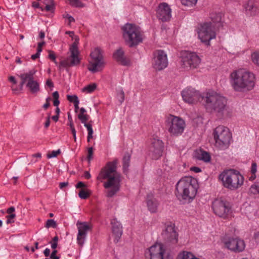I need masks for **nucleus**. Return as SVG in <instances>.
Here are the masks:
<instances>
[{"instance_id": "nucleus-14", "label": "nucleus", "mask_w": 259, "mask_h": 259, "mask_svg": "<svg viewBox=\"0 0 259 259\" xmlns=\"http://www.w3.org/2000/svg\"><path fill=\"white\" fill-rule=\"evenodd\" d=\"M167 54L162 50H157L154 53L152 66L156 70H161L168 65Z\"/></svg>"}, {"instance_id": "nucleus-35", "label": "nucleus", "mask_w": 259, "mask_h": 259, "mask_svg": "<svg viewBox=\"0 0 259 259\" xmlns=\"http://www.w3.org/2000/svg\"><path fill=\"white\" fill-rule=\"evenodd\" d=\"M70 5L75 7L82 8L83 7V4L80 0H68Z\"/></svg>"}, {"instance_id": "nucleus-22", "label": "nucleus", "mask_w": 259, "mask_h": 259, "mask_svg": "<svg viewBox=\"0 0 259 259\" xmlns=\"http://www.w3.org/2000/svg\"><path fill=\"white\" fill-rule=\"evenodd\" d=\"M246 13L250 16L259 14V5L254 0H248L244 5Z\"/></svg>"}, {"instance_id": "nucleus-13", "label": "nucleus", "mask_w": 259, "mask_h": 259, "mask_svg": "<svg viewBox=\"0 0 259 259\" xmlns=\"http://www.w3.org/2000/svg\"><path fill=\"white\" fill-rule=\"evenodd\" d=\"M161 235L164 242L166 244H176L178 242V233L173 223H169L166 225Z\"/></svg>"}, {"instance_id": "nucleus-61", "label": "nucleus", "mask_w": 259, "mask_h": 259, "mask_svg": "<svg viewBox=\"0 0 259 259\" xmlns=\"http://www.w3.org/2000/svg\"><path fill=\"white\" fill-rule=\"evenodd\" d=\"M84 176L87 179H89L91 178V175L90 172L88 171H85L84 172Z\"/></svg>"}, {"instance_id": "nucleus-43", "label": "nucleus", "mask_w": 259, "mask_h": 259, "mask_svg": "<svg viewBox=\"0 0 259 259\" xmlns=\"http://www.w3.org/2000/svg\"><path fill=\"white\" fill-rule=\"evenodd\" d=\"M117 99L120 103L124 100V93L122 90L119 91L117 94Z\"/></svg>"}, {"instance_id": "nucleus-1", "label": "nucleus", "mask_w": 259, "mask_h": 259, "mask_svg": "<svg viewBox=\"0 0 259 259\" xmlns=\"http://www.w3.org/2000/svg\"><path fill=\"white\" fill-rule=\"evenodd\" d=\"M117 159L108 162L101 169L97 177V179L101 182L105 180L103 186L106 189V196L109 198L113 197L120 189L121 176L117 170Z\"/></svg>"}, {"instance_id": "nucleus-48", "label": "nucleus", "mask_w": 259, "mask_h": 259, "mask_svg": "<svg viewBox=\"0 0 259 259\" xmlns=\"http://www.w3.org/2000/svg\"><path fill=\"white\" fill-rule=\"evenodd\" d=\"M170 132V134L175 136H178L179 135H181L183 132V131H169Z\"/></svg>"}, {"instance_id": "nucleus-24", "label": "nucleus", "mask_w": 259, "mask_h": 259, "mask_svg": "<svg viewBox=\"0 0 259 259\" xmlns=\"http://www.w3.org/2000/svg\"><path fill=\"white\" fill-rule=\"evenodd\" d=\"M105 61L100 60H94L90 59L88 65V70L94 73L101 71L105 66Z\"/></svg>"}, {"instance_id": "nucleus-5", "label": "nucleus", "mask_w": 259, "mask_h": 259, "mask_svg": "<svg viewBox=\"0 0 259 259\" xmlns=\"http://www.w3.org/2000/svg\"><path fill=\"white\" fill-rule=\"evenodd\" d=\"M121 30L123 38L130 47L136 46L142 42L143 32L138 25L127 23L121 27Z\"/></svg>"}, {"instance_id": "nucleus-20", "label": "nucleus", "mask_w": 259, "mask_h": 259, "mask_svg": "<svg viewBox=\"0 0 259 259\" xmlns=\"http://www.w3.org/2000/svg\"><path fill=\"white\" fill-rule=\"evenodd\" d=\"M78 233L77 236V240L78 244L82 246L87 236L88 231L91 229V227L86 222H77L76 224Z\"/></svg>"}, {"instance_id": "nucleus-53", "label": "nucleus", "mask_w": 259, "mask_h": 259, "mask_svg": "<svg viewBox=\"0 0 259 259\" xmlns=\"http://www.w3.org/2000/svg\"><path fill=\"white\" fill-rule=\"evenodd\" d=\"M40 52H38V50H37V52L36 54H34V55H32L31 56V59L32 60H35L37 58H39V55H40Z\"/></svg>"}, {"instance_id": "nucleus-55", "label": "nucleus", "mask_w": 259, "mask_h": 259, "mask_svg": "<svg viewBox=\"0 0 259 259\" xmlns=\"http://www.w3.org/2000/svg\"><path fill=\"white\" fill-rule=\"evenodd\" d=\"M191 170L195 172H199L201 171V169L199 167L195 166L191 167Z\"/></svg>"}, {"instance_id": "nucleus-31", "label": "nucleus", "mask_w": 259, "mask_h": 259, "mask_svg": "<svg viewBox=\"0 0 259 259\" xmlns=\"http://www.w3.org/2000/svg\"><path fill=\"white\" fill-rule=\"evenodd\" d=\"M250 60L254 65L259 68V50L251 53Z\"/></svg>"}, {"instance_id": "nucleus-29", "label": "nucleus", "mask_w": 259, "mask_h": 259, "mask_svg": "<svg viewBox=\"0 0 259 259\" xmlns=\"http://www.w3.org/2000/svg\"><path fill=\"white\" fill-rule=\"evenodd\" d=\"M91 59L98 61H104L103 58L101 50L99 48H96L92 51L91 53Z\"/></svg>"}, {"instance_id": "nucleus-50", "label": "nucleus", "mask_w": 259, "mask_h": 259, "mask_svg": "<svg viewBox=\"0 0 259 259\" xmlns=\"http://www.w3.org/2000/svg\"><path fill=\"white\" fill-rule=\"evenodd\" d=\"M49 58L53 62H55L56 56L53 52L49 51Z\"/></svg>"}, {"instance_id": "nucleus-23", "label": "nucleus", "mask_w": 259, "mask_h": 259, "mask_svg": "<svg viewBox=\"0 0 259 259\" xmlns=\"http://www.w3.org/2000/svg\"><path fill=\"white\" fill-rule=\"evenodd\" d=\"M111 224L112 225V233L115 236L114 242L117 243L122 234V226L116 219L112 220Z\"/></svg>"}, {"instance_id": "nucleus-59", "label": "nucleus", "mask_w": 259, "mask_h": 259, "mask_svg": "<svg viewBox=\"0 0 259 259\" xmlns=\"http://www.w3.org/2000/svg\"><path fill=\"white\" fill-rule=\"evenodd\" d=\"M66 33H68L70 37L72 38L73 39L75 40V37H78L77 36H76L74 35V33L73 31H68Z\"/></svg>"}, {"instance_id": "nucleus-45", "label": "nucleus", "mask_w": 259, "mask_h": 259, "mask_svg": "<svg viewBox=\"0 0 259 259\" xmlns=\"http://www.w3.org/2000/svg\"><path fill=\"white\" fill-rule=\"evenodd\" d=\"M88 161H90V160L92 159L93 158V147H90L88 148Z\"/></svg>"}, {"instance_id": "nucleus-42", "label": "nucleus", "mask_w": 259, "mask_h": 259, "mask_svg": "<svg viewBox=\"0 0 259 259\" xmlns=\"http://www.w3.org/2000/svg\"><path fill=\"white\" fill-rule=\"evenodd\" d=\"M250 191L254 194H259V185H253L250 188Z\"/></svg>"}, {"instance_id": "nucleus-46", "label": "nucleus", "mask_w": 259, "mask_h": 259, "mask_svg": "<svg viewBox=\"0 0 259 259\" xmlns=\"http://www.w3.org/2000/svg\"><path fill=\"white\" fill-rule=\"evenodd\" d=\"M54 9V6L53 5H47L44 8H42V11H52Z\"/></svg>"}, {"instance_id": "nucleus-58", "label": "nucleus", "mask_w": 259, "mask_h": 259, "mask_svg": "<svg viewBox=\"0 0 259 259\" xmlns=\"http://www.w3.org/2000/svg\"><path fill=\"white\" fill-rule=\"evenodd\" d=\"M44 255L46 257H48L50 254V249L46 248L44 251Z\"/></svg>"}, {"instance_id": "nucleus-8", "label": "nucleus", "mask_w": 259, "mask_h": 259, "mask_svg": "<svg viewBox=\"0 0 259 259\" xmlns=\"http://www.w3.org/2000/svg\"><path fill=\"white\" fill-rule=\"evenodd\" d=\"M197 34L201 42L208 46L210 41L216 37L215 26L210 22H204L198 27Z\"/></svg>"}, {"instance_id": "nucleus-54", "label": "nucleus", "mask_w": 259, "mask_h": 259, "mask_svg": "<svg viewBox=\"0 0 259 259\" xmlns=\"http://www.w3.org/2000/svg\"><path fill=\"white\" fill-rule=\"evenodd\" d=\"M15 210V208L13 206H12V207H10V208H9L7 210V212L8 213H9V214H13V212H14Z\"/></svg>"}, {"instance_id": "nucleus-38", "label": "nucleus", "mask_w": 259, "mask_h": 259, "mask_svg": "<svg viewBox=\"0 0 259 259\" xmlns=\"http://www.w3.org/2000/svg\"><path fill=\"white\" fill-rule=\"evenodd\" d=\"M52 95L54 98L53 105L56 107H58L60 103L59 101V95L58 92L56 91L53 93Z\"/></svg>"}, {"instance_id": "nucleus-33", "label": "nucleus", "mask_w": 259, "mask_h": 259, "mask_svg": "<svg viewBox=\"0 0 259 259\" xmlns=\"http://www.w3.org/2000/svg\"><path fill=\"white\" fill-rule=\"evenodd\" d=\"M210 18L212 22H210L212 23L213 25L215 27V24L219 23L221 21V16L219 13H211L210 14Z\"/></svg>"}, {"instance_id": "nucleus-36", "label": "nucleus", "mask_w": 259, "mask_h": 259, "mask_svg": "<svg viewBox=\"0 0 259 259\" xmlns=\"http://www.w3.org/2000/svg\"><path fill=\"white\" fill-rule=\"evenodd\" d=\"M197 2V0H181V3L183 5L191 7L195 5Z\"/></svg>"}, {"instance_id": "nucleus-56", "label": "nucleus", "mask_w": 259, "mask_h": 259, "mask_svg": "<svg viewBox=\"0 0 259 259\" xmlns=\"http://www.w3.org/2000/svg\"><path fill=\"white\" fill-rule=\"evenodd\" d=\"M68 185V182H62L59 184V187L60 189H63V188L67 186Z\"/></svg>"}, {"instance_id": "nucleus-2", "label": "nucleus", "mask_w": 259, "mask_h": 259, "mask_svg": "<svg viewBox=\"0 0 259 259\" xmlns=\"http://www.w3.org/2000/svg\"><path fill=\"white\" fill-rule=\"evenodd\" d=\"M233 89L237 92H247L252 90L255 85V74L244 68L233 70L229 76Z\"/></svg>"}, {"instance_id": "nucleus-57", "label": "nucleus", "mask_w": 259, "mask_h": 259, "mask_svg": "<svg viewBox=\"0 0 259 259\" xmlns=\"http://www.w3.org/2000/svg\"><path fill=\"white\" fill-rule=\"evenodd\" d=\"M93 131H89L88 136V141L90 142V139L93 138Z\"/></svg>"}, {"instance_id": "nucleus-15", "label": "nucleus", "mask_w": 259, "mask_h": 259, "mask_svg": "<svg viewBox=\"0 0 259 259\" xmlns=\"http://www.w3.org/2000/svg\"><path fill=\"white\" fill-rule=\"evenodd\" d=\"M232 134L230 131H215L214 138L215 144L220 149L226 148L230 142Z\"/></svg>"}, {"instance_id": "nucleus-37", "label": "nucleus", "mask_w": 259, "mask_h": 259, "mask_svg": "<svg viewBox=\"0 0 259 259\" xmlns=\"http://www.w3.org/2000/svg\"><path fill=\"white\" fill-rule=\"evenodd\" d=\"M90 194L84 189H81L78 193V196L81 199H85L88 198Z\"/></svg>"}, {"instance_id": "nucleus-21", "label": "nucleus", "mask_w": 259, "mask_h": 259, "mask_svg": "<svg viewBox=\"0 0 259 259\" xmlns=\"http://www.w3.org/2000/svg\"><path fill=\"white\" fill-rule=\"evenodd\" d=\"M164 251L165 250L162 243H155L149 249L148 252L150 256V259H163Z\"/></svg>"}, {"instance_id": "nucleus-51", "label": "nucleus", "mask_w": 259, "mask_h": 259, "mask_svg": "<svg viewBox=\"0 0 259 259\" xmlns=\"http://www.w3.org/2000/svg\"><path fill=\"white\" fill-rule=\"evenodd\" d=\"M45 42L44 41L38 43L37 50H38V52H41L42 51L41 48L45 45Z\"/></svg>"}, {"instance_id": "nucleus-12", "label": "nucleus", "mask_w": 259, "mask_h": 259, "mask_svg": "<svg viewBox=\"0 0 259 259\" xmlns=\"http://www.w3.org/2000/svg\"><path fill=\"white\" fill-rule=\"evenodd\" d=\"M182 61L185 68L194 69L199 65L201 59L196 53L185 52L182 55Z\"/></svg>"}, {"instance_id": "nucleus-32", "label": "nucleus", "mask_w": 259, "mask_h": 259, "mask_svg": "<svg viewBox=\"0 0 259 259\" xmlns=\"http://www.w3.org/2000/svg\"><path fill=\"white\" fill-rule=\"evenodd\" d=\"M178 259H199L196 257L191 252L184 251L182 254H179Z\"/></svg>"}, {"instance_id": "nucleus-41", "label": "nucleus", "mask_w": 259, "mask_h": 259, "mask_svg": "<svg viewBox=\"0 0 259 259\" xmlns=\"http://www.w3.org/2000/svg\"><path fill=\"white\" fill-rule=\"evenodd\" d=\"M67 98L69 102L73 104L79 101L78 97L76 95H67Z\"/></svg>"}, {"instance_id": "nucleus-47", "label": "nucleus", "mask_w": 259, "mask_h": 259, "mask_svg": "<svg viewBox=\"0 0 259 259\" xmlns=\"http://www.w3.org/2000/svg\"><path fill=\"white\" fill-rule=\"evenodd\" d=\"M257 165L255 162H253L251 164V172L252 174H254L256 172Z\"/></svg>"}, {"instance_id": "nucleus-28", "label": "nucleus", "mask_w": 259, "mask_h": 259, "mask_svg": "<svg viewBox=\"0 0 259 259\" xmlns=\"http://www.w3.org/2000/svg\"><path fill=\"white\" fill-rule=\"evenodd\" d=\"M78 117L87 130H92V122L88 121L89 116L86 113H79Z\"/></svg>"}, {"instance_id": "nucleus-18", "label": "nucleus", "mask_w": 259, "mask_h": 259, "mask_svg": "<svg viewBox=\"0 0 259 259\" xmlns=\"http://www.w3.org/2000/svg\"><path fill=\"white\" fill-rule=\"evenodd\" d=\"M212 208L215 214L223 218L227 217L230 210L228 203L221 200H215L213 201Z\"/></svg>"}, {"instance_id": "nucleus-11", "label": "nucleus", "mask_w": 259, "mask_h": 259, "mask_svg": "<svg viewBox=\"0 0 259 259\" xmlns=\"http://www.w3.org/2000/svg\"><path fill=\"white\" fill-rule=\"evenodd\" d=\"M222 242L225 248L234 252H242L245 247L244 241L238 237L226 236Z\"/></svg>"}, {"instance_id": "nucleus-17", "label": "nucleus", "mask_w": 259, "mask_h": 259, "mask_svg": "<svg viewBox=\"0 0 259 259\" xmlns=\"http://www.w3.org/2000/svg\"><path fill=\"white\" fill-rule=\"evenodd\" d=\"M165 122L170 125L169 130H184L186 126V122L182 118L172 114L166 116Z\"/></svg>"}, {"instance_id": "nucleus-34", "label": "nucleus", "mask_w": 259, "mask_h": 259, "mask_svg": "<svg viewBox=\"0 0 259 259\" xmlns=\"http://www.w3.org/2000/svg\"><path fill=\"white\" fill-rule=\"evenodd\" d=\"M97 85L95 83L90 84L82 89V92L87 93H92L96 88Z\"/></svg>"}, {"instance_id": "nucleus-62", "label": "nucleus", "mask_w": 259, "mask_h": 259, "mask_svg": "<svg viewBox=\"0 0 259 259\" xmlns=\"http://www.w3.org/2000/svg\"><path fill=\"white\" fill-rule=\"evenodd\" d=\"M9 80L13 82L14 84H16L17 83V81L16 80L15 77L14 76H10L9 77Z\"/></svg>"}, {"instance_id": "nucleus-19", "label": "nucleus", "mask_w": 259, "mask_h": 259, "mask_svg": "<svg viewBox=\"0 0 259 259\" xmlns=\"http://www.w3.org/2000/svg\"><path fill=\"white\" fill-rule=\"evenodd\" d=\"M157 17L162 22L168 21L171 18V9L165 3L160 4L157 10Z\"/></svg>"}, {"instance_id": "nucleus-25", "label": "nucleus", "mask_w": 259, "mask_h": 259, "mask_svg": "<svg viewBox=\"0 0 259 259\" xmlns=\"http://www.w3.org/2000/svg\"><path fill=\"white\" fill-rule=\"evenodd\" d=\"M194 157L199 160H202L204 162H209L211 160L209 153L202 149L195 151Z\"/></svg>"}, {"instance_id": "nucleus-4", "label": "nucleus", "mask_w": 259, "mask_h": 259, "mask_svg": "<svg viewBox=\"0 0 259 259\" xmlns=\"http://www.w3.org/2000/svg\"><path fill=\"white\" fill-rule=\"evenodd\" d=\"M203 100L206 110L210 113L222 112L227 104V99L214 91L204 93Z\"/></svg>"}, {"instance_id": "nucleus-39", "label": "nucleus", "mask_w": 259, "mask_h": 259, "mask_svg": "<svg viewBox=\"0 0 259 259\" xmlns=\"http://www.w3.org/2000/svg\"><path fill=\"white\" fill-rule=\"evenodd\" d=\"M45 226L46 228H49L50 227L56 228L57 227V224L54 220L50 219V220H48L47 221Z\"/></svg>"}, {"instance_id": "nucleus-16", "label": "nucleus", "mask_w": 259, "mask_h": 259, "mask_svg": "<svg viewBox=\"0 0 259 259\" xmlns=\"http://www.w3.org/2000/svg\"><path fill=\"white\" fill-rule=\"evenodd\" d=\"M163 143L161 140L154 137L151 140V145L150 147L149 154L153 159H159L162 154Z\"/></svg>"}, {"instance_id": "nucleus-60", "label": "nucleus", "mask_w": 259, "mask_h": 259, "mask_svg": "<svg viewBox=\"0 0 259 259\" xmlns=\"http://www.w3.org/2000/svg\"><path fill=\"white\" fill-rule=\"evenodd\" d=\"M46 84L50 87V88H53V82L51 81V80L50 79H48L47 80V82H46Z\"/></svg>"}, {"instance_id": "nucleus-30", "label": "nucleus", "mask_w": 259, "mask_h": 259, "mask_svg": "<svg viewBox=\"0 0 259 259\" xmlns=\"http://www.w3.org/2000/svg\"><path fill=\"white\" fill-rule=\"evenodd\" d=\"M131 155L128 153H126L122 158L123 172L127 171L128 167L130 166Z\"/></svg>"}, {"instance_id": "nucleus-64", "label": "nucleus", "mask_w": 259, "mask_h": 259, "mask_svg": "<svg viewBox=\"0 0 259 259\" xmlns=\"http://www.w3.org/2000/svg\"><path fill=\"white\" fill-rule=\"evenodd\" d=\"M58 243L57 242H53L51 244V247L53 249H55L57 247Z\"/></svg>"}, {"instance_id": "nucleus-6", "label": "nucleus", "mask_w": 259, "mask_h": 259, "mask_svg": "<svg viewBox=\"0 0 259 259\" xmlns=\"http://www.w3.org/2000/svg\"><path fill=\"white\" fill-rule=\"evenodd\" d=\"M225 187L234 190L238 189L243 183V177L235 169H230L223 171L219 176Z\"/></svg>"}, {"instance_id": "nucleus-40", "label": "nucleus", "mask_w": 259, "mask_h": 259, "mask_svg": "<svg viewBox=\"0 0 259 259\" xmlns=\"http://www.w3.org/2000/svg\"><path fill=\"white\" fill-rule=\"evenodd\" d=\"M61 151L60 149L57 151H52L51 152L48 153L47 157L48 158H51L53 157H56L58 154H60Z\"/></svg>"}, {"instance_id": "nucleus-10", "label": "nucleus", "mask_w": 259, "mask_h": 259, "mask_svg": "<svg viewBox=\"0 0 259 259\" xmlns=\"http://www.w3.org/2000/svg\"><path fill=\"white\" fill-rule=\"evenodd\" d=\"M183 101L190 105H195L203 99V95L194 88L187 87L181 92Z\"/></svg>"}, {"instance_id": "nucleus-44", "label": "nucleus", "mask_w": 259, "mask_h": 259, "mask_svg": "<svg viewBox=\"0 0 259 259\" xmlns=\"http://www.w3.org/2000/svg\"><path fill=\"white\" fill-rule=\"evenodd\" d=\"M16 217L15 214H11L6 217L7 220V224H12L14 222V220H13Z\"/></svg>"}, {"instance_id": "nucleus-7", "label": "nucleus", "mask_w": 259, "mask_h": 259, "mask_svg": "<svg viewBox=\"0 0 259 259\" xmlns=\"http://www.w3.org/2000/svg\"><path fill=\"white\" fill-rule=\"evenodd\" d=\"M78 44L79 37H75V41L69 48L70 55L60 62V67H70L77 66L80 64L81 58L79 57V51L78 48Z\"/></svg>"}, {"instance_id": "nucleus-27", "label": "nucleus", "mask_w": 259, "mask_h": 259, "mask_svg": "<svg viewBox=\"0 0 259 259\" xmlns=\"http://www.w3.org/2000/svg\"><path fill=\"white\" fill-rule=\"evenodd\" d=\"M114 58L118 62L124 65H127L129 63L128 60L125 58L124 52L122 49H118L116 51L114 54Z\"/></svg>"}, {"instance_id": "nucleus-52", "label": "nucleus", "mask_w": 259, "mask_h": 259, "mask_svg": "<svg viewBox=\"0 0 259 259\" xmlns=\"http://www.w3.org/2000/svg\"><path fill=\"white\" fill-rule=\"evenodd\" d=\"M85 187V185L82 182H79L76 185V188H84Z\"/></svg>"}, {"instance_id": "nucleus-63", "label": "nucleus", "mask_w": 259, "mask_h": 259, "mask_svg": "<svg viewBox=\"0 0 259 259\" xmlns=\"http://www.w3.org/2000/svg\"><path fill=\"white\" fill-rule=\"evenodd\" d=\"M50 103L49 102H46V103L43 105V108L45 109H47L48 107L50 106Z\"/></svg>"}, {"instance_id": "nucleus-26", "label": "nucleus", "mask_w": 259, "mask_h": 259, "mask_svg": "<svg viewBox=\"0 0 259 259\" xmlns=\"http://www.w3.org/2000/svg\"><path fill=\"white\" fill-rule=\"evenodd\" d=\"M147 204L148 209L151 212L153 213L157 211L158 203L152 195L148 196Z\"/></svg>"}, {"instance_id": "nucleus-3", "label": "nucleus", "mask_w": 259, "mask_h": 259, "mask_svg": "<svg viewBox=\"0 0 259 259\" xmlns=\"http://www.w3.org/2000/svg\"><path fill=\"white\" fill-rule=\"evenodd\" d=\"M198 184L196 179L192 177H185L180 179L176 186V195L180 200L190 201L195 197Z\"/></svg>"}, {"instance_id": "nucleus-49", "label": "nucleus", "mask_w": 259, "mask_h": 259, "mask_svg": "<svg viewBox=\"0 0 259 259\" xmlns=\"http://www.w3.org/2000/svg\"><path fill=\"white\" fill-rule=\"evenodd\" d=\"M65 18L67 19L69 24L75 21L74 18L68 14L66 15Z\"/></svg>"}, {"instance_id": "nucleus-9", "label": "nucleus", "mask_w": 259, "mask_h": 259, "mask_svg": "<svg viewBox=\"0 0 259 259\" xmlns=\"http://www.w3.org/2000/svg\"><path fill=\"white\" fill-rule=\"evenodd\" d=\"M36 72V70L33 69L20 75L21 80L20 90H22L23 85L27 82L26 87L32 94H37L39 91V84L34 78Z\"/></svg>"}]
</instances>
